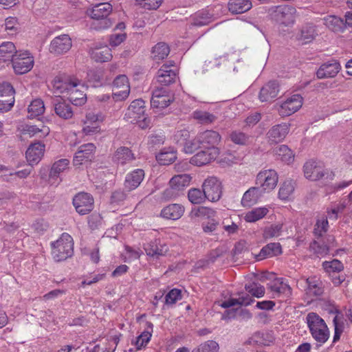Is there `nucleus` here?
<instances>
[{
  "label": "nucleus",
  "instance_id": "f257e3e1",
  "mask_svg": "<svg viewBox=\"0 0 352 352\" xmlns=\"http://www.w3.org/2000/svg\"><path fill=\"white\" fill-rule=\"evenodd\" d=\"M296 9L291 6H272L267 10V16L276 25L280 27H290L296 21Z\"/></svg>",
  "mask_w": 352,
  "mask_h": 352
},
{
  "label": "nucleus",
  "instance_id": "f03ea898",
  "mask_svg": "<svg viewBox=\"0 0 352 352\" xmlns=\"http://www.w3.org/2000/svg\"><path fill=\"white\" fill-rule=\"evenodd\" d=\"M145 102L142 99L133 100L124 114V119L131 123L137 124L142 129L151 126V120L145 116Z\"/></svg>",
  "mask_w": 352,
  "mask_h": 352
},
{
  "label": "nucleus",
  "instance_id": "7ed1b4c3",
  "mask_svg": "<svg viewBox=\"0 0 352 352\" xmlns=\"http://www.w3.org/2000/svg\"><path fill=\"white\" fill-rule=\"evenodd\" d=\"M111 12L112 6L109 3H101L94 6L89 12L91 18L94 19L92 28L100 30L111 27L113 21L109 17Z\"/></svg>",
  "mask_w": 352,
  "mask_h": 352
},
{
  "label": "nucleus",
  "instance_id": "20e7f679",
  "mask_svg": "<svg viewBox=\"0 0 352 352\" xmlns=\"http://www.w3.org/2000/svg\"><path fill=\"white\" fill-rule=\"evenodd\" d=\"M307 323L313 338L321 344L329 338V331L324 320L316 313H309L306 317Z\"/></svg>",
  "mask_w": 352,
  "mask_h": 352
},
{
  "label": "nucleus",
  "instance_id": "39448f33",
  "mask_svg": "<svg viewBox=\"0 0 352 352\" xmlns=\"http://www.w3.org/2000/svg\"><path fill=\"white\" fill-rule=\"evenodd\" d=\"M52 255L56 261H65L73 255V239L69 234L63 233L57 241L52 243Z\"/></svg>",
  "mask_w": 352,
  "mask_h": 352
},
{
  "label": "nucleus",
  "instance_id": "423d86ee",
  "mask_svg": "<svg viewBox=\"0 0 352 352\" xmlns=\"http://www.w3.org/2000/svg\"><path fill=\"white\" fill-rule=\"evenodd\" d=\"M305 177L311 181H332L335 174L330 169L325 168L319 162L309 160L303 166Z\"/></svg>",
  "mask_w": 352,
  "mask_h": 352
},
{
  "label": "nucleus",
  "instance_id": "0eeeda50",
  "mask_svg": "<svg viewBox=\"0 0 352 352\" xmlns=\"http://www.w3.org/2000/svg\"><path fill=\"white\" fill-rule=\"evenodd\" d=\"M69 161L67 159H60L56 161L50 169L47 166L42 167L39 171L41 179L47 181L51 186H57L62 181L60 173L69 168Z\"/></svg>",
  "mask_w": 352,
  "mask_h": 352
},
{
  "label": "nucleus",
  "instance_id": "6e6552de",
  "mask_svg": "<svg viewBox=\"0 0 352 352\" xmlns=\"http://www.w3.org/2000/svg\"><path fill=\"white\" fill-rule=\"evenodd\" d=\"M80 81L72 76L60 74L56 76L52 81L54 93L56 94H66L67 96L74 87H78Z\"/></svg>",
  "mask_w": 352,
  "mask_h": 352
},
{
  "label": "nucleus",
  "instance_id": "1a4fd4ad",
  "mask_svg": "<svg viewBox=\"0 0 352 352\" xmlns=\"http://www.w3.org/2000/svg\"><path fill=\"white\" fill-rule=\"evenodd\" d=\"M15 90L11 83H0V113L9 111L14 104Z\"/></svg>",
  "mask_w": 352,
  "mask_h": 352
},
{
  "label": "nucleus",
  "instance_id": "9d476101",
  "mask_svg": "<svg viewBox=\"0 0 352 352\" xmlns=\"http://www.w3.org/2000/svg\"><path fill=\"white\" fill-rule=\"evenodd\" d=\"M278 179L277 173L274 170L268 169L258 173L256 184L265 193L270 192L276 186Z\"/></svg>",
  "mask_w": 352,
  "mask_h": 352
},
{
  "label": "nucleus",
  "instance_id": "9b49d317",
  "mask_svg": "<svg viewBox=\"0 0 352 352\" xmlns=\"http://www.w3.org/2000/svg\"><path fill=\"white\" fill-rule=\"evenodd\" d=\"M72 204L80 215H85L93 210L94 199L91 194L82 192L74 197Z\"/></svg>",
  "mask_w": 352,
  "mask_h": 352
},
{
  "label": "nucleus",
  "instance_id": "f8f14e48",
  "mask_svg": "<svg viewBox=\"0 0 352 352\" xmlns=\"http://www.w3.org/2000/svg\"><path fill=\"white\" fill-rule=\"evenodd\" d=\"M12 65L16 74H23L33 67L34 59L28 52L16 53L12 59Z\"/></svg>",
  "mask_w": 352,
  "mask_h": 352
},
{
  "label": "nucleus",
  "instance_id": "ddd939ff",
  "mask_svg": "<svg viewBox=\"0 0 352 352\" xmlns=\"http://www.w3.org/2000/svg\"><path fill=\"white\" fill-rule=\"evenodd\" d=\"M205 195L208 200L217 201L221 197V184L215 177H209L205 179L202 184Z\"/></svg>",
  "mask_w": 352,
  "mask_h": 352
},
{
  "label": "nucleus",
  "instance_id": "4468645a",
  "mask_svg": "<svg viewBox=\"0 0 352 352\" xmlns=\"http://www.w3.org/2000/svg\"><path fill=\"white\" fill-rule=\"evenodd\" d=\"M177 76V68L175 62L169 61L162 65L157 72V81L162 86H168L175 82Z\"/></svg>",
  "mask_w": 352,
  "mask_h": 352
},
{
  "label": "nucleus",
  "instance_id": "2eb2a0df",
  "mask_svg": "<svg viewBox=\"0 0 352 352\" xmlns=\"http://www.w3.org/2000/svg\"><path fill=\"white\" fill-rule=\"evenodd\" d=\"M173 99L168 89L157 87L153 91L151 105L153 108L164 109L169 106Z\"/></svg>",
  "mask_w": 352,
  "mask_h": 352
},
{
  "label": "nucleus",
  "instance_id": "dca6fc26",
  "mask_svg": "<svg viewBox=\"0 0 352 352\" xmlns=\"http://www.w3.org/2000/svg\"><path fill=\"white\" fill-rule=\"evenodd\" d=\"M72 46V39L69 35L61 34L51 41L49 50L52 54L60 55L67 53Z\"/></svg>",
  "mask_w": 352,
  "mask_h": 352
},
{
  "label": "nucleus",
  "instance_id": "f3484780",
  "mask_svg": "<svg viewBox=\"0 0 352 352\" xmlns=\"http://www.w3.org/2000/svg\"><path fill=\"white\" fill-rule=\"evenodd\" d=\"M302 104V98L299 94H294L287 99L278 108L281 116H289L297 111Z\"/></svg>",
  "mask_w": 352,
  "mask_h": 352
},
{
  "label": "nucleus",
  "instance_id": "a211bd4d",
  "mask_svg": "<svg viewBox=\"0 0 352 352\" xmlns=\"http://www.w3.org/2000/svg\"><path fill=\"white\" fill-rule=\"evenodd\" d=\"M52 104L57 116L64 120L71 119L74 116V111L69 102L60 97L56 96L52 99Z\"/></svg>",
  "mask_w": 352,
  "mask_h": 352
},
{
  "label": "nucleus",
  "instance_id": "6ab92c4d",
  "mask_svg": "<svg viewBox=\"0 0 352 352\" xmlns=\"http://www.w3.org/2000/svg\"><path fill=\"white\" fill-rule=\"evenodd\" d=\"M96 151V146L92 143H87L79 146L73 160L74 166L81 165L84 162L91 161Z\"/></svg>",
  "mask_w": 352,
  "mask_h": 352
},
{
  "label": "nucleus",
  "instance_id": "aec40b11",
  "mask_svg": "<svg viewBox=\"0 0 352 352\" xmlns=\"http://www.w3.org/2000/svg\"><path fill=\"white\" fill-rule=\"evenodd\" d=\"M218 148H205L195 154L190 160V162L196 166H201L214 160L219 155Z\"/></svg>",
  "mask_w": 352,
  "mask_h": 352
},
{
  "label": "nucleus",
  "instance_id": "412c9836",
  "mask_svg": "<svg viewBox=\"0 0 352 352\" xmlns=\"http://www.w3.org/2000/svg\"><path fill=\"white\" fill-rule=\"evenodd\" d=\"M341 69L340 64L336 60H330L320 65L316 72L318 78L335 77Z\"/></svg>",
  "mask_w": 352,
  "mask_h": 352
},
{
  "label": "nucleus",
  "instance_id": "4be33fe9",
  "mask_svg": "<svg viewBox=\"0 0 352 352\" xmlns=\"http://www.w3.org/2000/svg\"><path fill=\"white\" fill-rule=\"evenodd\" d=\"M143 248L148 256L156 258L164 256L168 251L167 245L162 243L160 239L144 243Z\"/></svg>",
  "mask_w": 352,
  "mask_h": 352
},
{
  "label": "nucleus",
  "instance_id": "5701e85b",
  "mask_svg": "<svg viewBox=\"0 0 352 352\" xmlns=\"http://www.w3.org/2000/svg\"><path fill=\"white\" fill-rule=\"evenodd\" d=\"M199 140L202 147L210 149L217 148V145L220 142L221 136L217 131L206 130L199 133Z\"/></svg>",
  "mask_w": 352,
  "mask_h": 352
},
{
  "label": "nucleus",
  "instance_id": "b1692460",
  "mask_svg": "<svg viewBox=\"0 0 352 352\" xmlns=\"http://www.w3.org/2000/svg\"><path fill=\"white\" fill-rule=\"evenodd\" d=\"M304 281L306 284L305 290L307 295L311 297H318L323 294L322 283L320 278L316 276H310L305 279Z\"/></svg>",
  "mask_w": 352,
  "mask_h": 352
},
{
  "label": "nucleus",
  "instance_id": "393cba45",
  "mask_svg": "<svg viewBox=\"0 0 352 352\" xmlns=\"http://www.w3.org/2000/svg\"><path fill=\"white\" fill-rule=\"evenodd\" d=\"M278 92L279 86L278 82L272 80L261 88L258 97L261 102H270L277 97Z\"/></svg>",
  "mask_w": 352,
  "mask_h": 352
},
{
  "label": "nucleus",
  "instance_id": "a878e982",
  "mask_svg": "<svg viewBox=\"0 0 352 352\" xmlns=\"http://www.w3.org/2000/svg\"><path fill=\"white\" fill-rule=\"evenodd\" d=\"M45 145L40 142L32 144L26 151V158L30 165L36 164L43 156Z\"/></svg>",
  "mask_w": 352,
  "mask_h": 352
},
{
  "label": "nucleus",
  "instance_id": "bb28decb",
  "mask_svg": "<svg viewBox=\"0 0 352 352\" xmlns=\"http://www.w3.org/2000/svg\"><path fill=\"white\" fill-rule=\"evenodd\" d=\"M112 159L114 162L124 165L131 163L135 159V157L133 153L129 148L120 146L115 151Z\"/></svg>",
  "mask_w": 352,
  "mask_h": 352
},
{
  "label": "nucleus",
  "instance_id": "cd10ccee",
  "mask_svg": "<svg viewBox=\"0 0 352 352\" xmlns=\"http://www.w3.org/2000/svg\"><path fill=\"white\" fill-rule=\"evenodd\" d=\"M144 177V172L142 169H137L126 175L124 188L129 191L138 188Z\"/></svg>",
  "mask_w": 352,
  "mask_h": 352
},
{
  "label": "nucleus",
  "instance_id": "c85d7f7f",
  "mask_svg": "<svg viewBox=\"0 0 352 352\" xmlns=\"http://www.w3.org/2000/svg\"><path fill=\"white\" fill-rule=\"evenodd\" d=\"M263 195V190L258 186L251 187L244 194L241 199V204L245 206H251L256 204Z\"/></svg>",
  "mask_w": 352,
  "mask_h": 352
},
{
  "label": "nucleus",
  "instance_id": "c756f323",
  "mask_svg": "<svg viewBox=\"0 0 352 352\" xmlns=\"http://www.w3.org/2000/svg\"><path fill=\"white\" fill-rule=\"evenodd\" d=\"M282 254V248L279 243H270L262 248L258 254L256 256L258 261L265 258L273 257Z\"/></svg>",
  "mask_w": 352,
  "mask_h": 352
},
{
  "label": "nucleus",
  "instance_id": "7c9ffc66",
  "mask_svg": "<svg viewBox=\"0 0 352 352\" xmlns=\"http://www.w3.org/2000/svg\"><path fill=\"white\" fill-rule=\"evenodd\" d=\"M184 207L180 204H173L164 207L161 211V216L167 219L176 220L184 214Z\"/></svg>",
  "mask_w": 352,
  "mask_h": 352
},
{
  "label": "nucleus",
  "instance_id": "2f4dec72",
  "mask_svg": "<svg viewBox=\"0 0 352 352\" xmlns=\"http://www.w3.org/2000/svg\"><path fill=\"white\" fill-rule=\"evenodd\" d=\"M289 132V127L286 124H280L274 126L267 133L270 141L278 143L282 141Z\"/></svg>",
  "mask_w": 352,
  "mask_h": 352
},
{
  "label": "nucleus",
  "instance_id": "473e14b6",
  "mask_svg": "<svg viewBox=\"0 0 352 352\" xmlns=\"http://www.w3.org/2000/svg\"><path fill=\"white\" fill-rule=\"evenodd\" d=\"M228 6L232 14H242L250 10L252 3L250 0H230Z\"/></svg>",
  "mask_w": 352,
  "mask_h": 352
},
{
  "label": "nucleus",
  "instance_id": "72a5a7b5",
  "mask_svg": "<svg viewBox=\"0 0 352 352\" xmlns=\"http://www.w3.org/2000/svg\"><path fill=\"white\" fill-rule=\"evenodd\" d=\"M191 177L188 174L177 175L170 180V186L172 190L182 191L190 185Z\"/></svg>",
  "mask_w": 352,
  "mask_h": 352
},
{
  "label": "nucleus",
  "instance_id": "f704fd0d",
  "mask_svg": "<svg viewBox=\"0 0 352 352\" xmlns=\"http://www.w3.org/2000/svg\"><path fill=\"white\" fill-rule=\"evenodd\" d=\"M89 52L91 58L96 62H107L112 57L111 50L107 46L91 48Z\"/></svg>",
  "mask_w": 352,
  "mask_h": 352
},
{
  "label": "nucleus",
  "instance_id": "c9c22d12",
  "mask_svg": "<svg viewBox=\"0 0 352 352\" xmlns=\"http://www.w3.org/2000/svg\"><path fill=\"white\" fill-rule=\"evenodd\" d=\"M329 313L335 314V316L333 319V326H334V335H333V342L335 343L340 340L341 333L343 331V329H344L343 316L340 312V311L337 309H331L329 311Z\"/></svg>",
  "mask_w": 352,
  "mask_h": 352
},
{
  "label": "nucleus",
  "instance_id": "e433bc0d",
  "mask_svg": "<svg viewBox=\"0 0 352 352\" xmlns=\"http://www.w3.org/2000/svg\"><path fill=\"white\" fill-rule=\"evenodd\" d=\"M157 161L162 165H168L177 158L176 152L172 147L162 148L155 156Z\"/></svg>",
  "mask_w": 352,
  "mask_h": 352
},
{
  "label": "nucleus",
  "instance_id": "4c0bfd02",
  "mask_svg": "<svg viewBox=\"0 0 352 352\" xmlns=\"http://www.w3.org/2000/svg\"><path fill=\"white\" fill-rule=\"evenodd\" d=\"M19 52L16 51V47L12 42H3L0 45V61H12L15 54Z\"/></svg>",
  "mask_w": 352,
  "mask_h": 352
},
{
  "label": "nucleus",
  "instance_id": "58836bf2",
  "mask_svg": "<svg viewBox=\"0 0 352 352\" xmlns=\"http://www.w3.org/2000/svg\"><path fill=\"white\" fill-rule=\"evenodd\" d=\"M41 127L26 124L23 129V133L28 134L31 137L36 136L38 138H43L49 134L50 129L43 124H41Z\"/></svg>",
  "mask_w": 352,
  "mask_h": 352
},
{
  "label": "nucleus",
  "instance_id": "ea45409f",
  "mask_svg": "<svg viewBox=\"0 0 352 352\" xmlns=\"http://www.w3.org/2000/svg\"><path fill=\"white\" fill-rule=\"evenodd\" d=\"M212 14L208 10H202L196 13L192 17L190 25L194 27H201L208 25L212 21Z\"/></svg>",
  "mask_w": 352,
  "mask_h": 352
},
{
  "label": "nucleus",
  "instance_id": "a19ab883",
  "mask_svg": "<svg viewBox=\"0 0 352 352\" xmlns=\"http://www.w3.org/2000/svg\"><path fill=\"white\" fill-rule=\"evenodd\" d=\"M269 212L266 207L255 208L244 215V219L247 222L254 223L263 219Z\"/></svg>",
  "mask_w": 352,
  "mask_h": 352
},
{
  "label": "nucleus",
  "instance_id": "79ce46f5",
  "mask_svg": "<svg viewBox=\"0 0 352 352\" xmlns=\"http://www.w3.org/2000/svg\"><path fill=\"white\" fill-rule=\"evenodd\" d=\"M170 53V47L164 42L157 43L152 49V57L155 60H163Z\"/></svg>",
  "mask_w": 352,
  "mask_h": 352
},
{
  "label": "nucleus",
  "instance_id": "37998d69",
  "mask_svg": "<svg viewBox=\"0 0 352 352\" xmlns=\"http://www.w3.org/2000/svg\"><path fill=\"white\" fill-rule=\"evenodd\" d=\"M67 98L75 106H81L87 100L86 94H84L83 91L80 90L78 87H74V89L67 95Z\"/></svg>",
  "mask_w": 352,
  "mask_h": 352
},
{
  "label": "nucleus",
  "instance_id": "c03bdc74",
  "mask_svg": "<svg viewBox=\"0 0 352 352\" xmlns=\"http://www.w3.org/2000/svg\"><path fill=\"white\" fill-rule=\"evenodd\" d=\"M273 341V338L270 333H265L261 332L255 333L249 340L250 344L256 345H270Z\"/></svg>",
  "mask_w": 352,
  "mask_h": 352
},
{
  "label": "nucleus",
  "instance_id": "a18cd8bd",
  "mask_svg": "<svg viewBox=\"0 0 352 352\" xmlns=\"http://www.w3.org/2000/svg\"><path fill=\"white\" fill-rule=\"evenodd\" d=\"M153 327V325L151 322H147V330L143 331L136 338L135 345L137 349H141L142 347L145 346L146 344L150 341Z\"/></svg>",
  "mask_w": 352,
  "mask_h": 352
},
{
  "label": "nucleus",
  "instance_id": "49530a36",
  "mask_svg": "<svg viewBox=\"0 0 352 352\" xmlns=\"http://www.w3.org/2000/svg\"><path fill=\"white\" fill-rule=\"evenodd\" d=\"M45 111V105L41 99H35L32 101L28 107L29 117L36 118L42 115Z\"/></svg>",
  "mask_w": 352,
  "mask_h": 352
},
{
  "label": "nucleus",
  "instance_id": "de8ad7c7",
  "mask_svg": "<svg viewBox=\"0 0 352 352\" xmlns=\"http://www.w3.org/2000/svg\"><path fill=\"white\" fill-rule=\"evenodd\" d=\"M316 32L313 25H307L304 26L300 34L298 36V39L302 41L304 43L311 42L316 36Z\"/></svg>",
  "mask_w": 352,
  "mask_h": 352
},
{
  "label": "nucleus",
  "instance_id": "09e8293b",
  "mask_svg": "<svg viewBox=\"0 0 352 352\" xmlns=\"http://www.w3.org/2000/svg\"><path fill=\"white\" fill-rule=\"evenodd\" d=\"M188 197L193 204H200L207 199L204 189L191 188L188 190Z\"/></svg>",
  "mask_w": 352,
  "mask_h": 352
},
{
  "label": "nucleus",
  "instance_id": "8fccbe9b",
  "mask_svg": "<svg viewBox=\"0 0 352 352\" xmlns=\"http://www.w3.org/2000/svg\"><path fill=\"white\" fill-rule=\"evenodd\" d=\"M294 190V182L292 180H286L281 185L279 191L278 197L282 200L287 199Z\"/></svg>",
  "mask_w": 352,
  "mask_h": 352
},
{
  "label": "nucleus",
  "instance_id": "3c124183",
  "mask_svg": "<svg viewBox=\"0 0 352 352\" xmlns=\"http://www.w3.org/2000/svg\"><path fill=\"white\" fill-rule=\"evenodd\" d=\"M282 230V223L272 224L264 229L263 234V238L265 239H270L272 238L278 237L280 235Z\"/></svg>",
  "mask_w": 352,
  "mask_h": 352
},
{
  "label": "nucleus",
  "instance_id": "603ef678",
  "mask_svg": "<svg viewBox=\"0 0 352 352\" xmlns=\"http://www.w3.org/2000/svg\"><path fill=\"white\" fill-rule=\"evenodd\" d=\"M322 267L324 270L329 274L339 273L344 269L342 263L338 259H333L331 261H324L322 263Z\"/></svg>",
  "mask_w": 352,
  "mask_h": 352
},
{
  "label": "nucleus",
  "instance_id": "864d4df0",
  "mask_svg": "<svg viewBox=\"0 0 352 352\" xmlns=\"http://www.w3.org/2000/svg\"><path fill=\"white\" fill-rule=\"evenodd\" d=\"M21 29L17 18L10 16L5 21V30L10 35L16 34Z\"/></svg>",
  "mask_w": 352,
  "mask_h": 352
},
{
  "label": "nucleus",
  "instance_id": "5fc2aeb1",
  "mask_svg": "<svg viewBox=\"0 0 352 352\" xmlns=\"http://www.w3.org/2000/svg\"><path fill=\"white\" fill-rule=\"evenodd\" d=\"M193 118L201 124H210L215 121L216 116L210 113L204 111H195L193 112Z\"/></svg>",
  "mask_w": 352,
  "mask_h": 352
},
{
  "label": "nucleus",
  "instance_id": "6e6d98bb",
  "mask_svg": "<svg viewBox=\"0 0 352 352\" xmlns=\"http://www.w3.org/2000/svg\"><path fill=\"white\" fill-rule=\"evenodd\" d=\"M219 344L214 340H208L195 348L192 352H218Z\"/></svg>",
  "mask_w": 352,
  "mask_h": 352
},
{
  "label": "nucleus",
  "instance_id": "4d7b16f0",
  "mask_svg": "<svg viewBox=\"0 0 352 352\" xmlns=\"http://www.w3.org/2000/svg\"><path fill=\"white\" fill-rule=\"evenodd\" d=\"M245 289L250 294L256 298H261L265 294V287L255 282L246 284Z\"/></svg>",
  "mask_w": 352,
  "mask_h": 352
},
{
  "label": "nucleus",
  "instance_id": "13d9d810",
  "mask_svg": "<svg viewBox=\"0 0 352 352\" xmlns=\"http://www.w3.org/2000/svg\"><path fill=\"white\" fill-rule=\"evenodd\" d=\"M276 154L287 164H290L294 160L293 153L286 145H280L276 151Z\"/></svg>",
  "mask_w": 352,
  "mask_h": 352
},
{
  "label": "nucleus",
  "instance_id": "bf43d9fd",
  "mask_svg": "<svg viewBox=\"0 0 352 352\" xmlns=\"http://www.w3.org/2000/svg\"><path fill=\"white\" fill-rule=\"evenodd\" d=\"M230 138L236 144L245 145L249 140V136L240 131H234L230 134Z\"/></svg>",
  "mask_w": 352,
  "mask_h": 352
},
{
  "label": "nucleus",
  "instance_id": "052dcab7",
  "mask_svg": "<svg viewBox=\"0 0 352 352\" xmlns=\"http://www.w3.org/2000/svg\"><path fill=\"white\" fill-rule=\"evenodd\" d=\"M310 250L318 256H324L329 251V247L324 243H320L316 241L310 244Z\"/></svg>",
  "mask_w": 352,
  "mask_h": 352
},
{
  "label": "nucleus",
  "instance_id": "680f3d73",
  "mask_svg": "<svg viewBox=\"0 0 352 352\" xmlns=\"http://www.w3.org/2000/svg\"><path fill=\"white\" fill-rule=\"evenodd\" d=\"M326 24L329 28L334 32L340 31L345 26L344 19L337 16H331L329 19H327Z\"/></svg>",
  "mask_w": 352,
  "mask_h": 352
},
{
  "label": "nucleus",
  "instance_id": "e2e57ef3",
  "mask_svg": "<svg viewBox=\"0 0 352 352\" xmlns=\"http://www.w3.org/2000/svg\"><path fill=\"white\" fill-rule=\"evenodd\" d=\"M270 288L271 291L275 293L276 295L285 293L290 290V287L287 284L279 280H276L272 283Z\"/></svg>",
  "mask_w": 352,
  "mask_h": 352
},
{
  "label": "nucleus",
  "instance_id": "0e129e2a",
  "mask_svg": "<svg viewBox=\"0 0 352 352\" xmlns=\"http://www.w3.org/2000/svg\"><path fill=\"white\" fill-rule=\"evenodd\" d=\"M199 134L193 140H188L184 145V150L186 153H192L201 146V141H199Z\"/></svg>",
  "mask_w": 352,
  "mask_h": 352
},
{
  "label": "nucleus",
  "instance_id": "69168bd1",
  "mask_svg": "<svg viewBox=\"0 0 352 352\" xmlns=\"http://www.w3.org/2000/svg\"><path fill=\"white\" fill-rule=\"evenodd\" d=\"M162 3V0H136V3L146 10H156Z\"/></svg>",
  "mask_w": 352,
  "mask_h": 352
},
{
  "label": "nucleus",
  "instance_id": "338daca9",
  "mask_svg": "<svg viewBox=\"0 0 352 352\" xmlns=\"http://www.w3.org/2000/svg\"><path fill=\"white\" fill-rule=\"evenodd\" d=\"M87 80L89 82L92 83L94 87L102 85L101 72L94 69L89 70L87 72Z\"/></svg>",
  "mask_w": 352,
  "mask_h": 352
},
{
  "label": "nucleus",
  "instance_id": "774afa93",
  "mask_svg": "<svg viewBox=\"0 0 352 352\" xmlns=\"http://www.w3.org/2000/svg\"><path fill=\"white\" fill-rule=\"evenodd\" d=\"M181 298V291L177 289H173L165 296V303L166 305H173Z\"/></svg>",
  "mask_w": 352,
  "mask_h": 352
}]
</instances>
